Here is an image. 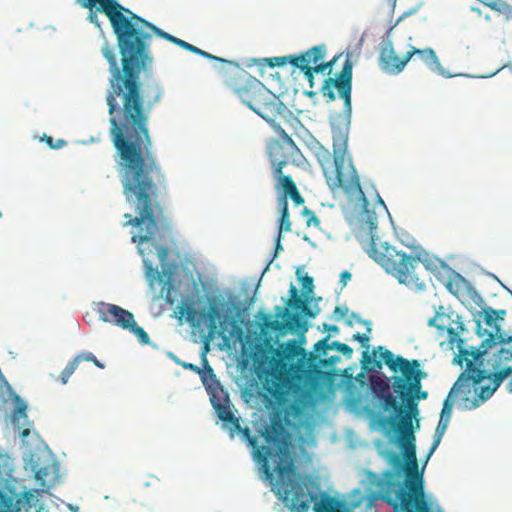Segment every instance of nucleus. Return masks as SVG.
Wrapping results in <instances>:
<instances>
[{
  "label": "nucleus",
  "mask_w": 512,
  "mask_h": 512,
  "mask_svg": "<svg viewBox=\"0 0 512 512\" xmlns=\"http://www.w3.org/2000/svg\"><path fill=\"white\" fill-rule=\"evenodd\" d=\"M114 161L125 202L135 213L123 216L124 227L138 229L132 233L131 242L136 244L143 262L156 252L161 278H178L179 264L169 259L168 243L175 244L173 221L164 214L159 195V186L166 183V176L156 155L128 153L114 157Z\"/></svg>",
  "instance_id": "nucleus-1"
},
{
  "label": "nucleus",
  "mask_w": 512,
  "mask_h": 512,
  "mask_svg": "<svg viewBox=\"0 0 512 512\" xmlns=\"http://www.w3.org/2000/svg\"><path fill=\"white\" fill-rule=\"evenodd\" d=\"M364 403L363 411L353 413L369 416L378 426L377 430L388 439V442L382 439L373 442L388 467L381 473L364 469L365 478L360 483L366 486L370 495L402 512L401 495L405 488H409L408 468L416 467V431L400 420L389 419V412L375 400H364Z\"/></svg>",
  "instance_id": "nucleus-2"
},
{
  "label": "nucleus",
  "mask_w": 512,
  "mask_h": 512,
  "mask_svg": "<svg viewBox=\"0 0 512 512\" xmlns=\"http://www.w3.org/2000/svg\"><path fill=\"white\" fill-rule=\"evenodd\" d=\"M262 459L253 453L259 477L271 487L277 499L290 512H338L344 510L342 495L332 489L323 490L320 476L299 468L298 455L293 449L284 448L280 455L267 448Z\"/></svg>",
  "instance_id": "nucleus-3"
},
{
  "label": "nucleus",
  "mask_w": 512,
  "mask_h": 512,
  "mask_svg": "<svg viewBox=\"0 0 512 512\" xmlns=\"http://www.w3.org/2000/svg\"><path fill=\"white\" fill-rule=\"evenodd\" d=\"M419 359H410L399 375L387 376L382 373L388 388L381 384L377 376L369 378L359 373L356 377L350 375L352 382L358 381L359 388L353 390L345 402L349 412L360 413L365 409L364 400H375L389 412L390 418L400 420L414 431L421 429L420 401L426 400L428 391L423 390L422 381L428 378Z\"/></svg>",
  "instance_id": "nucleus-4"
},
{
  "label": "nucleus",
  "mask_w": 512,
  "mask_h": 512,
  "mask_svg": "<svg viewBox=\"0 0 512 512\" xmlns=\"http://www.w3.org/2000/svg\"><path fill=\"white\" fill-rule=\"evenodd\" d=\"M140 30H142L143 38L135 44L126 69L130 81L137 87L130 153L155 154L149 120L154 107L162 101L165 90L161 82L153 77L152 39L153 36H156L183 50H187L190 43L164 31L144 17Z\"/></svg>",
  "instance_id": "nucleus-5"
},
{
  "label": "nucleus",
  "mask_w": 512,
  "mask_h": 512,
  "mask_svg": "<svg viewBox=\"0 0 512 512\" xmlns=\"http://www.w3.org/2000/svg\"><path fill=\"white\" fill-rule=\"evenodd\" d=\"M98 30L103 40L100 52L108 64L110 74L105 93L109 137L115 150L114 157H118L130 153L137 87L126 74L123 56H120L118 62L115 48L108 41L102 25Z\"/></svg>",
  "instance_id": "nucleus-6"
},
{
  "label": "nucleus",
  "mask_w": 512,
  "mask_h": 512,
  "mask_svg": "<svg viewBox=\"0 0 512 512\" xmlns=\"http://www.w3.org/2000/svg\"><path fill=\"white\" fill-rule=\"evenodd\" d=\"M205 292L203 305L197 306L194 294L182 296L178 307L180 317L200 335V342L220 338L227 345L240 297L229 288L220 289L214 283L202 282Z\"/></svg>",
  "instance_id": "nucleus-7"
},
{
  "label": "nucleus",
  "mask_w": 512,
  "mask_h": 512,
  "mask_svg": "<svg viewBox=\"0 0 512 512\" xmlns=\"http://www.w3.org/2000/svg\"><path fill=\"white\" fill-rule=\"evenodd\" d=\"M75 4L88 9L87 21L100 28L97 13L105 14L116 39V47L128 68L135 44L143 35L140 30L142 16L134 13L130 8L122 5L119 0H75Z\"/></svg>",
  "instance_id": "nucleus-8"
},
{
  "label": "nucleus",
  "mask_w": 512,
  "mask_h": 512,
  "mask_svg": "<svg viewBox=\"0 0 512 512\" xmlns=\"http://www.w3.org/2000/svg\"><path fill=\"white\" fill-rule=\"evenodd\" d=\"M356 240L368 256L381 266L387 274L395 277L399 284L415 292H424L427 289L426 284L416 274L417 262L423 264L424 268L430 273L438 272L437 260L434 259L438 256L425 248H419L420 251L413 252V255L405 251H396V255L400 257L399 262H397L392 255L379 253L375 239L367 242V237L359 233L356 235ZM437 274L439 275V273Z\"/></svg>",
  "instance_id": "nucleus-9"
},
{
  "label": "nucleus",
  "mask_w": 512,
  "mask_h": 512,
  "mask_svg": "<svg viewBox=\"0 0 512 512\" xmlns=\"http://www.w3.org/2000/svg\"><path fill=\"white\" fill-rule=\"evenodd\" d=\"M352 121H329L332 135L333 164L335 177L329 169H325V180L331 191L341 188L352 198L355 190H360L361 181L358 171L349 152V135Z\"/></svg>",
  "instance_id": "nucleus-10"
},
{
  "label": "nucleus",
  "mask_w": 512,
  "mask_h": 512,
  "mask_svg": "<svg viewBox=\"0 0 512 512\" xmlns=\"http://www.w3.org/2000/svg\"><path fill=\"white\" fill-rule=\"evenodd\" d=\"M201 363L202 367L198 375L209 396L214 414L221 422L222 430L228 432L230 439L240 434L243 439H246L250 431L248 428L241 427L240 417L235 415L236 410L231 402L230 393L217 378L204 353L201 354Z\"/></svg>",
  "instance_id": "nucleus-11"
},
{
  "label": "nucleus",
  "mask_w": 512,
  "mask_h": 512,
  "mask_svg": "<svg viewBox=\"0 0 512 512\" xmlns=\"http://www.w3.org/2000/svg\"><path fill=\"white\" fill-rule=\"evenodd\" d=\"M512 378V356L508 349L494 350L480 379L473 389L470 407H480L490 400L501 385Z\"/></svg>",
  "instance_id": "nucleus-12"
},
{
  "label": "nucleus",
  "mask_w": 512,
  "mask_h": 512,
  "mask_svg": "<svg viewBox=\"0 0 512 512\" xmlns=\"http://www.w3.org/2000/svg\"><path fill=\"white\" fill-rule=\"evenodd\" d=\"M353 53L349 50L345 53V60L342 69L335 74L334 77H326L319 93L327 98L328 102L336 100V89L338 97L343 101V110L339 112H330L328 117L329 121H352L353 106H352V87H353V67L352 60Z\"/></svg>",
  "instance_id": "nucleus-13"
},
{
  "label": "nucleus",
  "mask_w": 512,
  "mask_h": 512,
  "mask_svg": "<svg viewBox=\"0 0 512 512\" xmlns=\"http://www.w3.org/2000/svg\"><path fill=\"white\" fill-rule=\"evenodd\" d=\"M485 343L484 338L478 345H467L460 353L453 354L452 365L463 369L456 380L472 386V390L477 385L492 354L488 344Z\"/></svg>",
  "instance_id": "nucleus-14"
},
{
  "label": "nucleus",
  "mask_w": 512,
  "mask_h": 512,
  "mask_svg": "<svg viewBox=\"0 0 512 512\" xmlns=\"http://www.w3.org/2000/svg\"><path fill=\"white\" fill-rule=\"evenodd\" d=\"M391 52L393 55L390 56V58L397 60L396 64L390 66L384 57L381 58V62L384 66V69L386 70V74L388 75L400 74L405 69L410 60L414 56H418L430 72L440 75L443 78L450 79L454 77H472V75L469 73L453 74L446 70L441 65L440 59L436 54L435 50L431 47L421 49L414 46H410V50L407 51L403 57H399L396 54L395 50H392Z\"/></svg>",
  "instance_id": "nucleus-15"
},
{
  "label": "nucleus",
  "mask_w": 512,
  "mask_h": 512,
  "mask_svg": "<svg viewBox=\"0 0 512 512\" xmlns=\"http://www.w3.org/2000/svg\"><path fill=\"white\" fill-rule=\"evenodd\" d=\"M408 361L409 359L393 353L386 346L378 345L372 347V351H369V349L363 350L360 362L363 372L379 373L383 378V365H386L394 375H399Z\"/></svg>",
  "instance_id": "nucleus-16"
},
{
  "label": "nucleus",
  "mask_w": 512,
  "mask_h": 512,
  "mask_svg": "<svg viewBox=\"0 0 512 512\" xmlns=\"http://www.w3.org/2000/svg\"><path fill=\"white\" fill-rule=\"evenodd\" d=\"M234 93L241 103L254 113L261 109L260 105L265 109H269L273 114L277 111L279 102L268 100V96L272 94V91L254 76L249 77L248 81L241 87H237Z\"/></svg>",
  "instance_id": "nucleus-17"
},
{
  "label": "nucleus",
  "mask_w": 512,
  "mask_h": 512,
  "mask_svg": "<svg viewBox=\"0 0 512 512\" xmlns=\"http://www.w3.org/2000/svg\"><path fill=\"white\" fill-rule=\"evenodd\" d=\"M473 392L472 386L467 385L465 383H462L458 380H456L450 390L448 391V394L444 398L442 402V408L439 413V420L438 424L436 426L437 429L442 431H447L452 414L453 409L455 406V403L457 399L460 397V402L458 404V409L461 410H475L478 407H470V401L473 400L472 398H469V394Z\"/></svg>",
  "instance_id": "nucleus-18"
},
{
  "label": "nucleus",
  "mask_w": 512,
  "mask_h": 512,
  "mask_svg": "<svg viewBox=\"0 0 512 512\" xmlns=\"http://www.w3.org/2000/svg\"><path fill=\"white\" fill-rule=\"evenodd\" d=\"M257 294L247 296L244 299L240 298L239 306L230 329V334L227 336V349L230 346H235V343L242 342L248 338V333L254 327V322L251 320V312L257 300Z\"/></svg>",
  "instance_id": "nucleus-19"
},
{
  "label": "nucleus",
  "mask_w": 512,
  "mask_h": 512,
  "mask_svg": "<svg viewBox=\"0 0 512 512\" xmlns=\"http://www.w3.org/2000/svg\"><path fill=\"white\" fill-rule=\"evenodd\" d=\"M356 204L354 206L355 211L358 213V221L362 223L360 228L354 233V236L362 233L367 237V242L375 239L378 241L377 230L378 220L377 213L374 209H370V201L365 195L362 187L360 190H355Z\"/></svg>",
  "instance_id": "nucleus-20"
},
{
  "label": "nucleus",
  "mask_w": 512,
  "mask_h": 512,
  "mask_svg": "<svg viewBox=\"0 0 512 512\" xmlns=\"http://www.w3.org/2000/svg\"><path fill=\"white\" fill-rule=\"evenodd\" d=\"M42 439L38 440V444L35 449H27L23 451L22 460L23 467L26 471L32 472L33 478L35 481L41 486V488H47L48 485H52V479L50 481L46 480V477L52 472L53 466L51 464H47L44 466H40V454H47V456L52 460L51 456L45 450V446L42 443Z\"/></svg>",
  "instance_id": "nucleus-21"
},
{
  "label": "nucleus",
  "mask_w": 512,
  "mask_h": 512,
  "mask_svg": "<svg viewBox=\"0 0 512 512\" xmlns=\"http://www.w3.org/2000/svg\"><path fill=\"white\" fill-rule=\"evenodd\" d=\"M445 433V431L436 428L432 438V443L424 457L421 459V461H419L416 457V467L414 466L413 468H408L409 488H411L414 492L424 493L426 487L425 470L431 457L439 447Z\"/></svg>",
  "instance_id": "nucleus-22"
},
{
  "label": "nucleus",
  "mask_w": 512,
  "mask_h": 512,
  "mask_svg": "<svg viewBox=\"0 0 512 512\" xmlns=\"http://www.w3.org/2000/svg\"><path fill=\"white\" fill-rule=\"evenodd\" d=\"M43 445L45 446V450L49 453V455L52 458V466H53V477H52V485H48L47 488H28L27 486L23 485V490L20 492H17V498L21 501V506H24L26 508V511L29 512V510L33 507H38L40 504V495L42 493H46L49 495L53 494L50 492V490L59 482H61V475H60V463L56 457V455L53 453V451L49 448V446L42 441Z\"/></svg>",
  "instance_id": "nucleus-23"
},
{
  "label": "nucleus",
  "mask_w": 512,
  "mask_h": 512,
  "mask_svg": "<svg viewBox=\"0 0 512 512\" xmlns=\"http://www.w3.org/2000/svg\"><path fill=\"white\" fill-rule=\"evenodd\" d=\"M94 310L98 313L99 320L104 323H110L123 330L128 331L132 324L136 321L134 314L113 303L104 301L93 302Z\"/></svg>",
  "instance_id": "nucleus-24"
},
{
  "label": "nucleus",
  "mask_w": 512,
  "mask_h": 512,
  "mask_svg": "<svg viewBox=\"0 0 512 512\" xmlns=\"http://www.w3.org/2000/svg\"><path fill=\"white\" fill-rule=\"evenodd\" d=\"M225 62L220 64H213V68L219 72L223 78L224 84L235 92L237 87H241L248 81L249 77H253L244 68L240 67L239 63L234 60L224 58Z\"/></svg>",
  "instance_id": "nucleus-25"
},
{
  "label": "nucleus",
  "mask_w": 512,
  "mask_h": 512,
  "mask_svg": "<svg viewBox=\"0 0 512 512\" xmlns=\"http://www.w3.org/2000/svg\"><path fill=\"white\" fill-rule=\"evenodd\" d=\"M435 260H437L438 265V273L437 272H431L434 277L442 283L446 290L456 297L460 302L463 300L460 296L459 289L462 288V284L460 283L459 278H464V276L452 268L445 260L441 259L440 257H434Z\"/></svg>",
  "instance_id": "nucleus-26"
},
{
  "label": "nucleus",
  "mask_w": 512,
  "mask_h": 512,
  "mask_svg": "<svg viewBox=\"0 0 512 512\" xmlns=\"http://www.w3.org/2000/svg\"><path fill=\"white\" fill-rule=\"evenodd\" d=\"M276 115L281 116L283 121L294 131V134L301 139L306 146L314 143L316 137L304 126L298 116L294 115V112L288 108L286 103H278L277 111L274 113V116Z\"/></svg>",
  "instance_id": "nucleus-27"
},
{
  "label": "nucleus",
  "mask_w": 512,
  "mask_h": 512,
  "mask_svg": "<svg viewBox=\"0 0 512 512\" xmlns=\"http://www.w3.org/2000/svg\"><path fill=\"white\" fill-rule=\"evenodd\" d=\"M1 387H5L6 391L9 395V399L12 402L13 410L10 415V421L13 426L17 429L20 428V421L23 419L28 425H32V422L28 419V409L29 405L27 400L22 398L20 395L16 393V391L12 388L6 378L0 380Z\"/></svg>",
  "instance_id": "nucleus-28"
},
{
  "label": "nucleus",
  "mask_w": 512,
  "mask_h": 512,
  "mask_svg": "<svg viewBox=\"0 0 512 512\" xmlns=\"http://www.w3.org/2000/svg\"><path fill=\"white\" fill-rule=\"evenodd\" d=\"M327 54V46L325 43H320L312 46L311 48L292 54L293 56V70L290 76L296 73L297 67H313L323 61Z\"/></svg>",
  "instance_id": "nucleus-29"
},
{
  "label": "nucleus",
  "mask_w": 512,
  "mask_h": 512,
  "mask_svg": "<svg viewBox=\"0 0 512 512\" xmlns=\"http://www.w3.org/2000/svg\"><path fill=\"white\" fill-rule=\"evenodd\" d=\"M303 312L304 308L300 309L299 312L292 310L293 316H291L292 318H289L286 322L290 329L280 327L276 331V336L281 338L287 334L295 335L298 337L300 344L304 345L306 343V333L313 324L302 316Z\"/></svg>",
  "instance_id": "nucleus-30"
},
{
  "label": "nucleus",
  "mask_w": 512,
  "mask_h": 512,
  "mask_svg": "<svg viewBox=\"0 0 512 512\" xmlns=\"http://www.w3.org/2000/svg\"><path fill=\"white\" fill-rule=\"evenodd\" d=\"M144 277L151 289L155 283H159L163 291L178 292V278H161L158 266H155L152 260H144Z\"/></svg>",
  "instance_id": "nucleus-31"
},
{
  "label": "nucleus",
  "mask_w": 512,
  "mask_h": 512,
  "mask_svg": "<svg viewBox=\"0 0 512 512\" xmlns=\"http://www.w3.org/2000/svg\"><path fill=\"white\" fill-rule=\"evenodd\" d=\"M491 352L494 350L512 349V333L503 329L502 326L491 328V335L485 338Z\"/></svg>",
  "instance_id": "nucleus-32"
},
{
  "label": "nucleus",
  "mask_w": 512,
  "mask_h": 512,
  "mask_svg": "<svg viewBox=\"0 0 512 512\" xmlns=\"http://www.w3.org/2000/svg\"><path fill=\"white\" fill-rule=\"evenodd\" d=\"M328 341H329V336H325L323 338H321L320 340H318L314 345H313V348H312V351L314 353L313 356H311L309 354V357L308 358H305L303 361H302V365L309 369V370H312V369H315V368H318V366L321 364V362L327 357L328 355Z\"/></svg>",
  "instance_id": "nucleus-33"
},
{
  "label": "nucleus",
  "mask_w": 512,
  "mask_h": 512,
  "mask_svg": "<svg viewBox=\"0 0 512 512\" xmlns=\"http://www.w3.org/2000/svg\"><path fill=\"white\" fill-rule=\"evenodd\" d=\"M291 65L293 68V56L292 54L284 56L264 57V58H250L246 66L251 68L255 65L266 66L269 68H282L286 65Z\"/></svg>",
  "instance_id": "nucleus-34"
},
{
  "label": "nucleus",
  "mask_w": 512,
  "mask_h": 512,
  "mask_svg": "<svg viewBox=\"0 0 512 512\" xmlns=\"http://www.w3.org/2000/svg\"><path fill=\"white\" fill-rule=\"evenodd\" d=\"M256 320L258 326L265 333H275L281 327L278 326V321L273 315V313L266 311V308L262 307L258 310L256 314Z\"/></svg>",
  "instance_id": "nucleus-35"
},
{
  "label": "nucleus",
  "mask_w": 512,
  "mask_h": 512,
  "mask_svg": "<svg viewBox=\"0 0 512 512\" xmlns=\"http://www.w3.org/2000/svg\"><path fill=\"white\" fill-rule=\"evenodd\" d=\"M288 298L282 297V303L287 307L288 310L299 312L300 309L304 308V304L307 303L302 297L301 290H298L295 285L291 282L288 290Z\"/></svg>",
  "instance_id": "nucleus-36"
},
{
  "label": "nucleus",
  "mask_w": 512,
  "mask_h": 512,
  "mask_svg": "<svg viewBox=\"0 0 512 512\" xmlns=\"http://www.w3.org/2000/svg\"><path fill=\"white\" fill-rule=\"evenodd\" d=\"M15 465L12 466L5 472V475L0 481V495H15L17 494V483L19 478L14 476Z\"/></svg>",
  "instance_id": "nucleus-37"
},
{
  "label": "nucleus",
  "mask_w": 512,
  "mask_h": 512,
  "mask_svg": "<svg viewBox=\"0 0 512 512\" xmlns=\"http://www.w3.org/2000/svg\"><path fill=\"white\" fill-rule=\"evenodd\" d=\"M272 177L276 181L275 190L277 192V196H280L281 194L288 195L297 188L296 183L289 174L273 175Z\"/></svg>",
  "instance_id": "nucleus-38"
},
{
  "label": "nucleus",
  "mask_w": 512,
  "mask_h": 512,
  "mask_svg": "<svg viewBox=\"0 0 512 512\" xmlns=\"http://www.w3.org/2000/svg\"><path fill=\"white\" fill-rule=\"evenodd\" d=\"M307 147L309 150H311L314 153L315 157L317 158V161L319 162V164L323 170V175L325 176V169H328L326 167V164L329 163L331 160V154H330L329 150L326 147H324L318 141L317 138L314 140L313 144H309Z\"/></svg>",
  "instance_id": "nucleus-39"
},
{
  "label": "nucleus",
  "mask_w": 512,
  "mask_h": 512,
  "mask_svg": "<svg viewBox=\"0 0 512 512\" xmlns=\"http://www.w3.org/2000/svg\"><path fill=\"white\" fill-rule=\"evenodd\" d=\"M128 332H130L136 337L138 343L141 346H150L154 350L160 349L158 344H156L150 339L149 334L144 330L143 327L139 326L136 321L129 328Z\"/></svg>",
  "instance_id": "nucleus-40"
},
{
  "label": "nucleus",
  "mask_w": 512,
  "mask_h": 512,
  "mask_svg": "<svg viewBox=\"0 0 512 512\" xmlns=\"http://www.w3.org/2000/svg\"><path fill=\"white\" fill-rule=\"evenodd\" d=\"M350 500H347L344 495H342V502L344 506L345 512H354V510L360 507L365 499V496L360 488H354L350 495Z\"/></svg>",
  "instance_id": "nucleus-41"
},
{
  "label": "nucleus",
  "mask_w": 512,
  "mask_h": 512,
  "mask_svg": "<svg viewBox=\"0 0 512 512\" xmlns=\"http://www.w3.org/2000/svg\"><path fill=\"white\" fill-rule=\"evenodd\" d=\"M15 495H0V512H22L25 508Z\"/></svg>",
  "instance_id": "nucleus-42"
},
{
  "label": "nucleus",
  "mask_w": 512,
  "mask_h": 512,
  "mask_svg": "<svg viewBox=\"0 0 512 512\" xmlns=\"http://www.w3.org/2000/svg\"><path fill=\"white\" fill-rule=\"evenodd\" d=\"M394 235L402 245L412 249L413 252L420 251L419 248H423L421 245L417 244L415 237L403 228L394 227Z\"/></svg>",
  "instance_id": "nucleus-43"
},
{
  "label": "nucleus",
  "mask_w": 512,
  "mask_h": 512,
  "mask_svg": "<svg viewBox=\"0 0 512 512\" xmlns=\"http://www.w3.org/2000/svg\"><path fill=\"white\" fill-rule=\"evenodd\" d=\"M507 315V311L505 309H495L491 306H488V315L486 317L487 323L486 325L490 328H495L497 326H501V322L505 320Z\"/></svg>",
  "instance_id": "nucleus-44"
},
{
  "label": "nucleus",
  "mask_w": 512,
  "mask_h": 512,
  "mask_svg": "<svg viewBox=\"0 0 512 512\" xmlns=\"http://www.w3.org/2000/svg\"><path fill=\"white\" fill-rule=\"evenodd\" d=\"M181 270H182L184 278L186 280L191 281V283H192L193 290L190 294L195 295V301L197 302V306H198L199 304H201L204 301V295H200L198 283L195 281L193 273H192L191 269L187 266L186 263L181 264Z\"/></svg>",
  "instance_id": "nucleus-45"
},
{
  "label": "nucleus",
  "mask_w": 512,
  "mask_h": 512,
  "mask_svg": "<svg viewBox=\"0 0 512 512\" xmlns=\"http://www.w3.org/2000/svg\"><path fill=\"white\" fill-rule=\"evenodd\" d=\"M302 285V297H304V300L307 301V303H310L313 301V296L315 295V285H314V278L308 273L304 274V279L299 282Z\"/></svg>",
  "instance_id": "nucleus-46"
},
{
  "label": "nucleus",
  "mask_w": 512,
  "mask_h": 512,
  "mask_svg": "<svg viewBox=\"0 0 512 512\" xmlns=\"http://www.w3.org/2000/svg\"><path fill=\"white\" fill-rule=\"evenodd\" d=\"M322 301V297L313 296V301L304 304V312L302 316L306 320L315 319L321 312L319 302Z\"/></svg>",
  "instance_id": "nucleus-47"
},
{
  "label": "nucleus",
  "mask_w": 512,
  "mask_h": 512,
  "mask_svg": "<svg viewBox=\"0 0 512 512\" xmlns=\"http://www.w3.org/2000/svg\"><path fill=\"white\" fill-rule=\"evenodd\" d=\"M341 360L342 359L340 355H331L326 357L318 367L324 369L327 372H336L337 375L341 377L343 375V371L337 368V364H339Z\"/></svg>",
  "instance_id": "nucleus-48"
},
{
  "label": "nucleus",
  "mask_w": 512,
  "mask_h": 512,
  "mask_svg": "<svg viewBox=\"0 0 512 512\" xmlns=\"http://www.w3.org/2000/svg\"><path fill=\"white\" fill-rule=\"evenodd\" d=\"M268 159H269V163L271 166L272 176L273 175H283L284 174L283 169L289 163H291V160L287 155H285L283 157L277 156V157H272V158H268Z\"/></svg>",
  "instance_id": "nucleus-49"
},
{
  "label": "nucleus",
  "mask_w": 512,
  "mask_h": 512,
  "mask_svg": "<svg viewBox=\"0 0 512 512\" xmlns=\"http://www.w3.org/2000/svg\"><path fill=\"white\" fill-rule=\"evenodd\" d=\"M344 55V52H340V53H337L333 56V58L327 62H325L324 60L321 61L316 68V70H314L317 74H322V75H328V77H330L331 73H332V70H333V67L334 65L338 62V60Z\"/></svg>",
  "instance_id": "nucleus-50"
},
{
  "label": "nucleus",
  "mask_w": 512,
  "mask_h": 512,
  "mask_svg": "<svg viewBox=\"0 0 512 512\" xmlns=\"http://www.w3.org/2000/svg\"><path fill=\"white\" fill-rule=\"evenodd\" d=\"M485 6L490 7L492 10L497 11L506 16L512 12V6L504 0H478Z\"/></svg>",
  "instance_id": "nucleus-51"
},
{
  "label": "nucleus",
  "mask_w": 512,
  "mask_h": 512,
  "mask_svg": "<svg viewBox=\"0 0 512 512\" xmlns=\"http://www.w3.org/2000/svg\"><path fill=\"white\" fill-rule=\"evenodd\" d=\"M278 136L279 137H273V141H272L273 146L270 148L272 151L275 148L280 149L281 144L286 146L287 151H289L293 147L297 146L295 141L292 139V137L290 135L287 134V132L285 130L282 133H280Z\"/></svg>",
  "instance_id": "nucleus-52"
},
{
  "label": "nucleus",
  "mask_w": 512,
  "mask_h": 512,
  "mask_svg": "<svg viewBox=\"0 0 512 512\" xmlns=\"http://www.w3.org/2000/svg\"><path fill=\"white\" fill-rule=\"evenodd\" d=\"M278 136L279 137H273V141H272L273 146L270 148L272 151L275 148L280 149L281 144L286 146L287 151H289L293 147L297 146L295 141L292 139V137L290 135L287 134V132L285 130L282 133H280Z\"/></svg>",
  "instance_id": "nucleus-53"
},
{
  "label": "nucleus",
  "mask_w": 512,
  "mask_h": 512,
  "mask_svg": "<svg viewBox=\"0 0 512 512\" xmlns=\"http://www.w3.org/2000/svg\"><path fill=\"white\" fill-rule=\"evenodd\" d=\"M461 304L468 309V311L472 315V320L476 323V321H482L483 323H487V315H488V307H480L481 310H477L474 308L469 302L462 300Z\"/></svg>",
  "instance_id": "nucleus-54"
},
{
  "label": "nucleus",
  "mask_w": 512,
  "mask_h": 512,
  "mask_svg": "<svg viewBox=\"0 0 512 512\" xmlns=\"http://www.w3.org/2000/svg\"><path fill=\"white\" fill-rule=\"evenodd\" d=\"M80 364V361L75 356L71 361L67 363L65 368L61 371L59 375V381L62 385H65L68 383L69 378L72 376V374L75 372V370L78 368Z\"/></svg>",
  "instance_id": "nucleus-55"
},
{
  "label": "nucleus",
  "mask_w": 512,
  "mask_h": 512,
  "mask_svg": "<svg viewBox=\"0 0 512 512\" xmlns=\"http://www.w3.org/2000/svg\"><path fill=\"white\" fill-rule=\"evenodd\" d=\"M255 114L259 116L263 121H265L277 135L284 131L280 123H278L273 117L265 113L262 109L256 111Z\"/></svg>",
  "instance_id": "nucleus-56"
},
{
  "label": "nucleus",
  "mask_w": 512,
  "mask_h": 512,
  "mask_svg": "<svg viewBox=\"0 0 512 512\" xmlns=\"http://www.w3.org/2000/svg\"><path fill=\"white\" fill-rule=\"evenodd\" d=\"M272 141H273V137H270V138L266 139V141H265V151H266V155L268 158L277 157V156L283 157L285 155L288 156L287 148L283 144H281L280 149L275 148L272 151L270 149L273 146Z\"/></svg>",
  "instance_id": "nucleus-57"
},
{
  "label": "nucleus",
  "mask_w": 512,
  "mask_h": 512,
  "mask_svg": "<svg viewBox=\"0 0 512 512\" xmlns=\"http://www.w3.org/2000/svg\"><path fill=\"white\" fill-rule=\"evenodd\" d=\"M301 215L306 218L307 227L314 226L320 229L321 221L314 211H312L308 207H304L301 211Z\"/></svg>",
  "instance_id": "nucleus-58"
},
{
  "label": "nucleus",
  "mask_w": 512,
  "mask_h": 512,
  "mask_svg": "<svg viewBox=\"0 0 512 512\" xmlns=\"http://www.w3.org/2000/svg\"><path fill=\"white\" fill-rule=\"evenodd\" d=\"M39 140L41 142H45L47 146L53 150L61 149L67 145V141L65 139L59 138L55 141L52 136H49L45 133L39 138Z\"/></svg>",
  "instance_id": "nucleus-59"
},
{
  "label": "nucleus",
  "mask_w": 512,
  "mask_h": 512,
  "mask_svg": "<svg viewBox=\"0 0 512 512\" xmlns=\"http://www.w3.org/2000/svg\"><path fill=\"white\" fill-rule=\"evenodd\" d=\"M336 388L334 386H328L320 395V402L329 407L335 400Z\"/></svg>",
  "instance_id": "nucleus-60"
},
{
  "label": "nucleus",
  "mask_w": 512,
  "mask_h": 512,
  "mask_svg": "<svg viewBox=\"0 0 512 512\" xmlns=\"http://www.w3.org/2000/svg\"><path fill=\"white\" fill-rule=\"evenodd\" d=\"M395 27L396 26H393L392 19H391L390 25L388 26V28L386 29V31L382 37L380 48H387V50H391V51L394 50L392 35H393V30L395 29Z\"/></svg>",
  "instance_id": "nucleus-61"
},
{
  "label": "nucleus",
  "mask_w": 512,
  "mask_h": 512,
  "mask_svg": "<svg viewBox=\"0 0 512 512\" xmlns=\"http://www.w3.org/2000/svg\"><path fill=\"white\" fill-rule=\"evenodd\" d=\"M273 311H274L273 315L275 316L277 321L281 320V321L287 322V320L289 318H292L291 316H293L292 310H288L285 305L284 306L275 305L273 307Z\"/></svg>",
  "instance_id": "nucleus-62"
},
{
  "label": "nucleus",
  "mask_w": 512,
  "mask_h": 512,
  "mask_svg": "<svg viewBox=\"0 0 512 512\" xmlns=\"http://www.w3.org/2000/svg\"><path fill=\"white\" fill-rule=\"evenodd\" d=\"M277 211L279 216H288L289 212V200L286 195L281 194L277 196Z\"/></svg>",
  "instance_id": "nucleus-63"
},
{
  "label": "nucleus",
  "mask_w": 512,
  "mask_h": 512,
  "mask_svg": "<svg viewBox=\"0 0 512 512\" xmlns=\"http://www.w3.org/2000/svg\"><path fill=\"white\" fill-rule=\"evenodd\" d=\"M370 340H371L370 335H368L366 333H360V332L354 333L351 338V341L358 342L360 344V346L362 348H364V350L371 348Z\"/></svg>",
  "instance_id": "nucleus-64"
}]
</instances>
